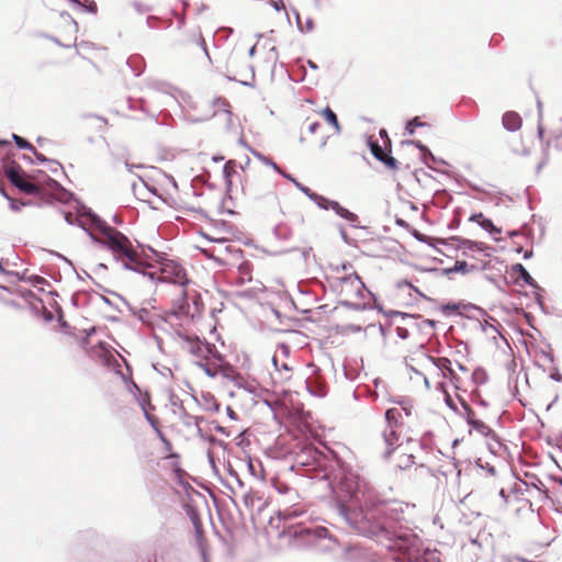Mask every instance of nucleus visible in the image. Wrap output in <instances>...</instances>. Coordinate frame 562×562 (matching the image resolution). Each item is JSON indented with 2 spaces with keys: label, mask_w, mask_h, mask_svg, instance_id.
I'll list each match as a JSON object with an SVG mask.
<instances>
[{
  "label": "nucleus",
  "mask_w": 562,
  "mask_h": 562,
  "mask_svg": "<svg viewBox=\"0 0 562 562\" xmlns=\"http://www.w3.org/2000/svg\"><path fill=\"white\" fill-rule=\"evenodd\" d=\"M198 366L205 372V374H207L211 378H214L217 373L216 370L211 369L210 366L205 362L199 361Z\"/></svg>",
  "instance_id": "39"
},
{
  "label": "nucleus",
  "mask_w": 562,
  "mask_h": 562,
  "mask_svg": "<svg viewBox=\"0 0 562 562\" xmlns=\"http://www.w3.org/2000/svg\"><path fill=\"white\" fill-rule=\"evenodd\" d=\"M173 335L181 341L183 349L200 359H206L207 356L215 350L214 345L203 341L196 336H191L184 333L182 328H175Z\"/></svg>",
  "instance_id": "10"
},
{
  "label": "nucleus",
  "mask_w": 562,
  "mask_h": 562,
  "mask_svg": "<svg viewBox=\"0 0 562 562\" xmlns=\"http://www.w3.org/2000/svg\"><path fill=\"white\" fill-rule=\"evenodd\" d=\"M503 126L509 132H516L521 127V117L518 113L508 111L503 115Z\"/></svg>",
  "instance_id": "17"
},
{
  "label": "nucleus",
  "mask_w": 562,
  "mask_h": 562,
  "mask_svg": "<svg viewBox=\"0 0 562 562\" xmlns=\"http://www.w3.org/2000/svg\"><path fill=\"white\" fill-rule=\"evenodd\" d=\"M480 226L490 232L491 234H499L501 233V229L497 228L493 222L488 218H483V221L480 222Z\"/></svg>",
  "instance_id": "33"
},
{
  "label": "nucleus",
  "mask_w": 562,
  "mask_h": 562,
  "mask_svg": "<svg viewBox=\"0 0 562 562\" xmlns=\"http://www.w3.org/2000/svg\"><path fill=\"white\" fill-rule=\"evenodd\" d=\"M278 517L283 520H290L301 517L307 513L306 505L295 488L279 498Z\"/></svg>",
  "instance_id": "9"
},
{
  "label": "nucleus",
  "mask_w": 562,
  "mask_h": 562,
  "mask_svg": "<svg viewBox=\"0 0 562 562\" xmlns=\"http://www.w3.org/2000/svg\"><path fill=\"white\" fill-rule=\"evenodd\" d=\"M257 501L260 502L261 498L252 490L247 491L243 495V503L248 509H252Z\"/></svg>",
  "instance_id": "22"
},
{
  "label": "nucleus",
  "mask_w": 562,
  "mask_h": 562,
  "mask_svg": "<svg viewBox=\"0 0 562 562\" xmlns=\"http://www.w3.org/2000/svg\"><path fill=\"white\" fill-rule=\"evenodd\" d=\"M370 147H371L372 155L378 160L382 161L389 168H392V169L397 168V160L394 157L387 155L379 144L371 142Z\"/></svg>",
  "instance_id": "15"
},
{
  "label": "nucleus",
  "mask_w": 562,
  "mask_h": 562,
  "mask_svg": "<svg viewBox=\"0 0 562 562\" xmlns=\"http://www.w3.org/2000/svg\"><path fill=\"white\" fill-rule=\"evenodd\" d=\"M75 8L80 10L97 13V3L93 0H68Z\"/></svg>",
  "instance_id": "18"
},
{
  "label": "nucleus",
  "mask_w": 562,
  "mask_h": 562,
  "mask_svg": "<svg viewBox=\"0 0 562 562\" xmlns=\"http://www.w3.org/2000/svg\"><path fill=\"white\" fill-rule=\"evenodd\" d=\"M252 154L259 159L261 160L263 164L272 167L277 172L281 173L282 170L280 169V167L273 161L271 160L270 158L263 156L262 154L258 153V151H255L252 150Z\"/></svg>",
  "instance_id": "31"
},
{
  "label": "nucleus",
  "mask_w": 562,
  "mask_h": 562,
  "mask_svg": "<svg viewBox=\"0 0 562 562\" xmlns=\"http://www.w3.org/2000/svg\"><path fill=\"white\" fill-rule=\"evenodd\" d=\"M396 335L401 339H406L409 336V331L405 327L398 326V327H396Z\"/></svg>",
  "instance_id": "41"
},
{
  "label": "nucleus",
  "mask_w": 562,
  "mask_h": 562,
  "mask_svg": "<svg viewBox=\"0 0 562 562\" xmlns=\"http://www.w3.org/2000/svg\"><path fill=\"white\" fill-rule=\"evenodd\" d=\"M148 250L153 254V258H155V260L159 263V273L156 277L157 272H145L143 273L144 276L148 274L151 280L157 279L164 283L175 284L177 288H183L189 283L187 272L180 263L167 258L166 254L158 252L150 247Z\"/></svg>",
  "instance_id": "7"
},
{
  "label": "nucleus",
  "mask_w": 562,
  "mask_h": 562,
  "mask_svg": "<svg viewBox=\"0 0 562 562\" xmlns=\"http://www.w3.org/2000/svg\"><path fill=\"white\" fill-rule=\"evenodd\" d=\"M419 364L424 368L427 366L436 367L438 370H440L443 378H449L453 382L457 381V375L451 368V361L448 358H434L427 356L424 352H420Z\"/></svg>",
  "instance_id": "13"
},
{
  "label": "nucleus",
  "mask_w": 562,
  "mask_h": 562,
  "mask_svg": "<svg viewBox=\"0 0 562 562\" xmlns=\"http://www.w3.org/2000/svg\"><path fill=\"white\" fill-rule=\"evenodd\" d=\"M279 368H280V371H278V372L280 374V379L281 380L290 379L291 368L286 363H281V366Z\"/></svg>",
  "instance_id": "38"
},
{
  "label": "nucleus",
  "mask_w": 562,
  "mask_h": 562,
  "mask_svg": "<svg viewBox=\"0 0 562 562\" xmlns=\"http://www.w3.org/2000/svg\"><path fill=\"white\" fill-rule=\"evenodd\" d=\"M323 114L326 119V121L333 125L336 130V133H340V126H339V123H338V119H337V115L334 113V111L330 109V108H326L324 111H323Z\"/></svg>",
  "instance_id": "26"
},
{
  "label": "nucleus",
  "mask_w": 562,
  "mask_h": 562,
  "mask_svg": "<svg viewBox=\"0 0 562 562\" xmlns=\"http://www.w3.org/2000/svg\"><path fill=\"white\" fill-rule=\"evenodd\" d=\"M169 406L171 408L172 414L176 417H178L184 426H194L196 428L198 434L202 435L200 423L203 420V417L190 414L187 407L184 406V402L177 394L170 393Z\"/></svg>",
  "instance_id": "12"
},
{
  "label": "nucleus",
  "mask_w": 562,
  "mask_h": 562,
  "mask_svg": "<svg viewBox=\"0 0 562 562\" xmlns=\"http://www.w3.org/2000/svg\"><path fill=\"white\" fill-rule=\"evenodd\" d=\"M255 52H256V46H252V47L249 49V56H254V55H255Z\"/></svg>",
  "instance_id": "62"
},
{
  "label": "nucleus",
  "mask_w": 562,
  "mask_h": 562,
  "mask_svg": "<svg viewBox=\"0 0 562 562\" xmlns=\"http://www.w3.org/2000/svg\"><path fill=\"white\" fill-rule=\"evenodd\" d=\"M532 256V251H526L525 255H524V258L525 259H528Z\"/></svg>",
  "instance_id": "61"
},
{
  "label": "nucleus",
  "mask_w": 562,
  "mask_h": 562,
  "mask_svg": "<svg viewBox=\"0 0 562 562\" xmlns=\"http://www.w3.org/2000/svg\"><path fill=\"white\" fill-rule=\"evenodd\" d=\"M10 142L0 139V146H9Z\"/></svg>",
  "instance_id": "60"
},
{
  "label": "nucleus",
  "mask_w": 562,
  "mask_h": 562,
  "mask_svg": "<svg viewBox=\"0 0 562 562\" xmlns=\"http://www.w3.org/2000/svg\"><path fill=\"white\" fill-rule=\"evenodd\" d=\"M313 26H314V25H313V21H312L311 19H308V20L306 21V31H307V32L312 31V30H313Z\"/></svg>",
  "instance_id": "51"
},
{
  "label": "nucleus",
  "mask_w": 562,
  "mask_h": 562,
  "mask_svg": "<svg viewBox=\"0 0 562 562\" xmlns=\"http://www.w3.org/2000/svg\"><path fill=\"white\" fill-rule=\"evenodd\" d=\"M398 316H401L403 319H413V315L404 314V313H396Z\"/></svg>",
  "instance_id": "50"
},
{
  "label": "nucleus",
  "mask_w": 562,
  "mask_h": 562,
  "mask_svg": "<svg viewBox=\"0 0 562 562\" xmlns=\"http://www.w3.org/2000/svg\"><path fill=\"white\" fill-rule=\"evenodd\" d=\"M445 402H446L447 406H449L453 411H457V406H456V404L453 403V400L451 398V396L448 393L445 394Z\"/></svg>",
  "instance_id": "43"
},
{
  "label": "nucleus",
  "mask_w": 562,
  "mask_h": 562,
  "mask_svg": "<svg viewBox=\"0 0 562 562\" xmlns=\"http://www.w3.org/2000/svg\"><path fill=\"white\" fill-rule=\"evenodd\" d=\"M271 361H272V363H273V366H274L276 370H277V371H280L279 363H278V359H277V357H276V356H273V357L271 358Z\"/></svg>",
  "instance_id": "52"
},
{
  "label": "nucleus",
  "mask_w": 562,
  "mask_h": 562,
  "mask_svg": "<svg viewBox=\"0 0 562 562\" xmlns=\"http://www.w3.org/2000/svg\"><path fill=\"white\" fill-rule=\"evenodd\" d=\"M282 177H284L285 179H288L289 181H291L301 192H303L306 196L308 195V193L311 192V189L303 186L301 182H299L296 179H294L290 173H286L284 171H282L280 173Z\"/></svg>",
  "instance_id": "30"
},
{
  "label": "nucleus",
  "mask_w": 562,
  "mask_h": 562,
  "mask_svg": "<svg viewBox=\"0 0 562 562\" xmlns=\"http://www.w3.org/2000/svg\"><path fill=\"white\" fill-rule=\"evenodd\" d=\"M465 408L468 409V420L469 419H474L473 416H474V412L467 405L464 404Z\"/></svg>",
  "instance_id": "47"
},
{
  "label": "nucleus",
  "mask_w": 562,
  "mask_h": 562,
  "mask_svg": "<svg viewBox=\"0 0 562 562\" xmlns=\"http://www.w3.org/2000/svg\"><path fill=\"white\" fill-rule=\"evenodd\" d=\"M321 124L318 122H313L308 125L310 133L314 134L319 128Z\"/></svg>",
  "instance_id": "45"
},
{
  "label": "nucleus",
  "mask_w": 562,
  "mask_h": 562,
  "mask_svg": "<svg viewBox=\"0 0 562 562\" xmlns=\"http://www.w3.org/2000/svg\"><path fill=\"white\" fill-rule=\"evenodd\" d=\"M543 132H544V131H543L542 125H541V124H539V125H538V136H539L540 138H542V136H543Z\"/></svg>",
  "instance_id": "56"
},
{
  "label": "nucleus",
  "mask_w": 562,
  "mask_h": 562,
  "mask_svg": "<svg viewBox=\"0 0 562 562\" xmlns=\"http://www.w3.org/2000/svg\"><path fill=\"white\" fill-rule=\"evenodd\" d=\"M12 137L18 147H20L22 149L34 150V147L26 139L22 138L19 135H15V134H13Z\"/></svg>",
  "instance_id": "35"
},
{
  "label": "nucleus",
  "mask_w": 562,
  "mask_h": 562,
  "mask_svg": "<svg viewBox=\"0 0 562 562\" xmlns=\"http://www.w3.org/2000/svg\"><path fill=\"white\" fill-rule=\"evenodd\" d=\"M272 486L279 493L280 498L282 496H284L285 494H288L293 488L290 484H288L284 481L279 480V479L272 480Z\"/></svg>",
  "instance_id": "23"
},
{
  "label": "nucleus",
  "mask_w": 562,
  "mask_h": 562,
  "mask_svg": "<svg viewBox=\"0 0 562 562\" xmlns=\"http://www.w3.org/2000/svg\"><path fill=\"white\" fill-rule=\"evenodd\" d=\"M65 221L82 228L90 236V233H94L98 228L101 218L90 209L82 206L77 213H65Z\"/></svg>",
  "instance_id": "11"
},
{
  "label": "nucleus",
  "mask_w": 562,
  "mask_h": 562,
  "mask_svg": "<svg viewBox=\"0 0 562 562\" xmlns=\"http://www.w3.org/2000/svg\"><path fill=\"white\" fill-rule=\"evenodd\" d=\"M403 411L408 415L409 412L406 408H389L385 412V428L382 431V440L385 446V450L382 452V458L389 460L393 452H397L395 458V467L405 470L411 468L415 463V457L412 453L404 451L400 441V429L403 424Z\"/></svg>",
  "instance_id": "3"
},
{
  "label": "nucleus",
  "mask_w": 562,
  "mask_h": 562,
  "mask_svg": "<svg viewBox=\"0 0 562 562\" xmlns=\"http://www.w3.org/2000/svg\"><path fill=\"white\" fill-rule=\"evenodd\" d=\"M283 538L296 548H315L318 551H331L337 547V541L328 530L322 526L300 522L290 526L283 531Z\"/></svg>",
  "instance_id": "4"
},
{
  "label": "nucleus",
  "mask_w": 562,
  "mask_h": 562,
  "mask_svg": "<svg viewBox=\"0 0 562 562\" xmlns=\"http://www.w3.org/2000/svg\"><path fill=\"white\" fill-rule=\"evenodd\" d=\"M178 294L171 301V310L165 318V323L173 330L182 328L184 324H189L201 314L202 302L198 294L192 297L183 288H177Z\"/></svg>",
  "instance_id": "5"
},
{
  "label": "nucleus",
  "mask_w": 562,
  "mask_h": 562,
  "mask_svg": "<svg viewBox=\"0 0 562 562\" xmlns=\"http://www.w3.org/2000/svg\"><path fill=\"white\" fill-rule=\"evenodd\" d=\"M424 382H425L426 387L429 389L430 387L429 381L426 376H424Z\"/></svg>",
  "instance_id": "63"
},
{
  "label": "nucleus",
  "mask_w": 562,
  "mask_h": 562,
  "mask_svg": "<svg viewBox=\"0 0 562 562\" xmlns=\"http://www.w3.org/2000/svg\"><path fill=\"white\" fill-rule=\"evenodd\" d=\"M340 235H341L342 239L345 241H347V233L342 226L340 227Z\"/></svg>",
  "instance_id": "54"
},
{
  "label": "nucleus",
  "mask_w": 562,
  "mask_h": 562,
  "mask_svg": "<svg viewBox=\"0 0 562 562\" xmlns=\"http://www.w3.org/2000/svg\"><path fill=\"white\" fill-rule=\"evenodd\" d=\"M248 470L254 477L263 479V469H262V464L260 461L249 460Z\"/></svg>",
  "instance_id": "21"
},
{
  "label": "nucleus",
  "mask_w": 562,
  "mask_h": 562,
  "mask_svg": "<svg viewBox=\"0 0 562 562\" xmlns=\"http://www.w3.org/2000/svg\"><path fill=\"white\" fill-rule=\"evenodd\" d=\"M22 206H23V203L16 202L14 200H11V202H10V207L13 211H20Z\"/></svg>",
  "instance_id": "44"
},
{
  "label": "nucleus",
  "mask_w": 562,
  "mask_h": 562,
  "mask_svg": "<svg viewBox=\"0 0 562 562\" xmlns=\"http://www.w3.org/2000/svg\"><path fill=\"white\" fill-rule=\"evenodd\" d=\"M33 151L38 160L46 161V158L42 154L36 153L35 149Z\"/></svg>",
  "instance_id": "55"
},
{
  "label": "nucleus",
  "mask_w": 562,
  "mask_h": 562,
  "mask_svg": "<svg viewBox=\"0 0 562 562\" xmlns=\"http://www.w3.org/2000/svg\"><path fill=\"white\" fill-rule=\"evenodd\" d=\"M412 144L415 145L422 151L426 164H428V160H431L432 162L436 161V158L431 154V151L425 145H423L419 140H412Z\"/></svg>",
  "instance_id": "27"
},
{
  "label": "nucleus",
  "mask_w": 562,
  "mask_h": 562,
  "mask_svg": "<svg viewBox=\"0 0 562 562\" xmlns=\"http://www.w3.org/2000/svg\"><path fill=\"white\" fill-rule=\"evenodd\" d=\"M215 104H221L223 108H227L228 106V103L225 100H223V99H217L215 101Z\"/></svg>",
  "instance_id": "49"
},
{
  "label": "nucleus",
  "mask_w": 562,
  "mask_h": 562,
  "mask_svg": "<svg viewBox=\"0 0 562 562\" xmlns=\"http://www.w3.org/2000/svg\"><path fill=\"white\" fill-rule=\"evenodd\" d=\"M462 247L471 251H485L487 249V246L484 243L469 239H464L462 241Z\"/></svg>",
  "instance_id": "25"
},
{
  "label": "nucleus",
  "mask_w": 562,
  "mask_h": 562,
  "mask_svg": "<svg viewBox=\"0 0 562 562\" xmlns=\"http://www.w3.org/2000/svg\"><path fill=\"white\" fill-rule=\"evenodd\" d=\"M61 16L66 18L68 20L69 25L71 26V29L75 32H77V23H76V21L68 13H63Z\"/></svg>",
  "instance_id": "42"
},
{
  "label": "nucleus",
  "mask_w": 562,
  "mask_h": 562,
  "mask_svg": "<svg viewBox=\"0 0 562 562\" xmlns=\"http://www.w3.org/2000/svg\"><path fill=\"white\" fill-rule=\"evenodd\" d=\"M308 199H311L313 202L317 204L318 207L323 210H329V204L331 200H328L327 198L319 195L311 190V192L307 195Z\"/></svg>",
  "instance_id": "19"
},
{
  "label": "nucleus",
  "mask_w": 562,
  "mask_h": 562,
  "mask_svg": "<svg viewBox=\"0 0 562 562\" xmlns=\"http://www.w3.org/2000/svg\"><path fill=\"white\" fill-rule=\"evenodd\" d=\"M537 105H538V111H539V117L541 119V116H542V103H541V101H538Z\"/></svg>",
  "instance_id": "57"
},
{
  "label": "nucleus",
  "mask_w": 562,
  "mask_h": 562,
  "mask_svg": "<svg viewBox=\"0 0 562 562\" xmlns=\"http://www.w3.org/2000/svg\"><path fill=\"white\" fill-rule=\"evenodd\" d=\"M331 285L341 299H363L367 290L356 272H349L344 277H336Z\"/></svg>",
  "instance_id": "8"
},
{
  "label": "nucleus",
  "mask_w": 562,
  "mask_h": 562,
  "mask_svg": "<svg viewBox=\"0 0 562 562\" xmlns=\"http://www.w3.org/2000/svg\"><path fill=\"white\" fill-rule=\"evenodd\" d=\"M468 424L471 425L473 429H475L483 436H487L491 432V428L482 420L469 419Z\"/></svg>",
  "instance_id": "24"
},
{
  "label": "nucleus",
  "mask_w": 562,
  "mask_h": 562,
  "mask_svg": "<svg viewBox=\"0 0 562 562\" xmlns=\"http://www.w3.org/2000/svg\"><path fill=\"white\" fill-rule=\"evenodd\" d=\"M307 64L312 69H317V65L314 61L308 60Z\"/></svg>",
  "instance_id": "58"
},
{
  "label": "nucleus",
  "mask_w": 562,
  "mask_h": 562,
  "mask_svg": "<svg viewBox=\"0 0 562 562\" xmlns=\"http://www.w3.org/2000/svg\"><path fill=\"white\" fill-rule=\"evenodd\" d=\"M514 270L519 273V277L530 286L536 288L537 283L533 278L529 274V272L525 269V267L520 263L514 266Z\"/></svg>",
  "instance_id": "20"
},
{
  "label": "nucleus",
  "mask_w": 562,
  "mask_h": 562,
  "mask_svg": "<svg viewBox=\"0 0 562 562\" xmlns=\"http://www.w3.org/2000/svg\"><path fill=\"white\" fill-rule=\"evenodd\" d=\"M389 549L395 562H439L434 553L422 552L420 540L409 532L397 533Z\"/></svg>",
  "instance_id": "6"
},
{
  "label": "nucleus",
  "mask_w": 562,
  "mask_h": 562,
  "mask_svg": "<svg viewBox=\"0 0 562 562\" xmlns=\"http://www.w3.org/2000/svg\"><path fill=\"white\" fill-rule=\"evenodd\" d=\"M145 417L146 419L154 426L158 437L161 439V441L169 448L170 447V442L169 440L165 437V435L162 434V431L155 426V419L151 415H149L147 412H145Z\"/></svg>",
  "instance_id": "32"
},
{
  "label": "nucleus",
  "mask_w": 562,
  "mask_h": 562,
  "mask_svg": "<svg viewBox=\"0 0 562 562\" xmlns=\"http://www.w3.org/2000/svg\"><path fill=\"white\" fill-rule=\"evenodd\" d=\"M5 175H7L8 179L11 181V183L13 186H15L16 188H19L21 191L29 193V194L37 193V191H38L37 186L24 178V176L21 171V168L19 166L7 167Z\"/></svg>",
  "instance_id": "14"
},
{
  "label": "nucleus",
  "mask_w": 562,
  "mask_h": 562,
  "mask_svg": "<svg viewBox=\"0 0 562 562\" xmlns=\"http://www.w3.org/2000/svg\"><path fill=\"white\" fill-rule=\"evenodd\" d=\"M472 269H474V266H469L465 261H457L454 266L447 270V272H460V273H468Z\"/></svg>",
  "instance_id": "28"
},
{
  "label": "nucleus",
  "mask_w": 562,
  "mask_h": 562,
  "mask_svg": "<svg viewBox=\"0 0 562 562\" xmlns=\"http://www.w3.org/2000/svg\"><path fill=\"white\" fill-rule=\"evenodd\" d=\"M329 209L333 210L341 218L348 221L353 227L358 226V215L342 207L338 202L331 201Z\"/></svg>",
  "instance_id": "16"
},
{
  "label": "nucleus",
  "mask_w": 562,
  "mask_h": 562,
  "mask_svg": "<svg viewBox=\"0 0 562 562\" xmlns=\"http://www.w3.org/2000/svg\"><path fill=\"white\" fill-rule=\"evenodd\" d=\"M212 241L218 243V244H225L227 241L226 238H210Z\"/></svg>",
  "instance_id": "53"
},
{
  "label": "nucleus",
  "mask_w": 562,
  "mask_h": 562,
  "mask_svg": "<svg viewBox=\"0 0 562 562\" xmlns=\"http://www.w3.org/2000/svg\"><path fill=\"white\" fill-rule=\"evenodd\" d=\"M483 218H485L483 216V214L482 213H477V214H473L470 220L474 221V222H477L480 224V222L483 221Z\"/></svg>",
  "instance_id": "46"
},
{
  "label": "nucleus",
  "mask_w": 562,
  "mask_h": 562,
  "mask_svg": "<svg viewBox=\"0 0 562 562\" xmlns=\"http://www.w3.org/2000/svg\"><path fill=\"white\" fill-rule=\"evenodd\" d=\"M340 304L342 306L348 307L349 310H352V311H360V310L364 308L363 304L357 303V302H352L351 299H341L340 300Z\"/></svg>",
  "instance_id": "34"
},
{
  "label": "nucleus",
  "mask_w": 562,
  "mask_h": 562,
  "mask_svg": "<svg viewBox=\"0 0 562 562\" xmlns=\"http://www.w3.org/2000/svg\"><path fill=\"white\" fill-rule=\"evenodd\" d=\"M341 268H342V270H344L345 272H348V271L351 269V266H350V265H342V267H341Z\"/></svg>",
  "instance_id": "59"
},
{
  "label": "nucleus",
  "mask_w": 562,
  "mask_h": 562,
  "mask_svg": "<svg viewBox=\"0 0 562 562\" xmlns=\"http://www.w3.org/2000/svg\"><path fill=\"white\" fill-rule=\"evenodd\" d=\"M234 167H235V162L233 160H229L225 164V166L223 168V173H224L227 187H229L232 184V176H233V173H235Z\"/></svg>",
  "instance_id": "29"
},
{
  "label": "nucleus",
  "mask_w": 562,
  "mask_h": 562,
  "mask_svg": "<svg viewBox=\"0 0 562 562\" xmlns=\"http://www.w3.org/2000/svg\"><path fill=\"white\" fill-rule=\"evenodd\" d=\"M134 315L143 323H149L150 312L146 308H138Z\"/></svg>",
  "instance_id": "36"
},
{
  "label": "nucleus",
  "mask_w": 562,
  "mask_h": 562,
  "mask_svg": "<svg viewBox=\"0 0 562 562\" xmlns=\"http://www.w3.org/2000/svg\"><path fill=\"white\" fill-rule=\"evenodd\" d=\"M335 480L339 513L346 521L367 537L387 533L398 504L382 499L359 470L346 462L337 461Z\"/></svg>",
  "instance_id": "1"
},
{
  "label": "nucleus",
  "mask_w": 562,
  "mask_h": 562,
  "mask_svg": "<svg viewBox=\"0 0 562 562\" xmlns=\"http://www.w3.org/2000/svg\"><path fill=\"white\" fill-rule=\"evenodd\" d=\"M552 378L557 381H561V375L560 374H553Z\"/></svg>",
  "instance_id": "64"
},
{
  "label": "nucleus",
  "mask_w": 562,
  "mask_h": 562,
  "mask_svg": "<svg viewBox=\"0 0 562 562\" xmlns=\"http://www.w3.org/2000/svg\"><path fill=\"white\" fill-rule=\"evenodd\" d=\"M423 125H424V123H422V122L419 121V119H418V117H414L412 121H409V122L407 123V125H406V128H405V130H406V132H407L408 134H411V135H412V134L414 133V128H415V127H417V126H423Z\"/></svg>",
  "instance_id": "37"
},
{
  "label": "nucleus",
  "mask_w": 562,
  "mask_h": 562,
  "mask_svg": "<svg viewBox=\"0 0 562 562\" xmlns=\"http://www.w3.org/2000/svg\"><path fill=\"white\" fill-rule=\"evenodd\" d=\"M276 11L285 10L284 2L282 0H270L269 2Z\"/></svg>",
  "instance_id": "40"
},
{
  "label": "nucleus",
  "mask_w": 562,
  "mask_h": 562,
  "mask_svg": "<svg viewBox=\"0 0 562 562\" xmlns=\"http://www.w3.org/2000/svg\"><path fill=\"white\" fill-rule=\"evenodd\" d=\"M227 415L229 418L236 419V413L231 407H227Z\"/></svg>",
  "instance_id": "48"
},
{
  "label": "nucleus",
  "mask_w": 562,
  "mask_h": 562,
  "mask_svg": "<svg viewBox=\"0 0 562 562\" xmlns=\"http://www.w3.org/2000/svg\"><path fill=\"white\" fill-rule=\"evenodd\" d=\"M90 238L93 244L109 250L113 259L124 269L145 273L146 266L140 254L134 248L130 238L115 227L101 220L95 232L90 233Z\"/></svg>",
  "instance_id": "2"
}]
</instances>
